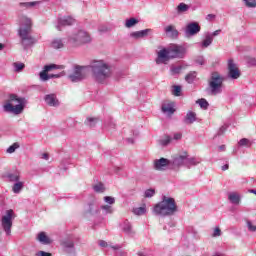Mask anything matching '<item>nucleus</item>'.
<instances>
[{"label":"nucleus","mask_w":256,"mask_h":256,"mask_svg":"<svg viewBox=\"0 0 256 256\" xmlns=\"http://www.w3.org/2000/svg\"><path fill=\"white\" fill-rule=\"evenodd\" d=\"M88 67L96 83H107L113 75V67L105 60H93Z\"/></svg>","instance_id":"1"},{"label":"nucleus","mask_w":256,"mask_h":256,"mask_svg":"<svg viewBox=\"0 0 256 256\" xmlns=\"http://www.w3.org/2000/svg\"><path fill=\"white\" fill-rule=\"evenodd\" d=\"M19 26L18 35L21 39V44L23 45L24 49L31 47V45H35L37 40L31 36L33 20H31V18H29L27 15H21L19 16Z\"/></svg>","instance_id":"2"},{"label":"nucleus","mask_w":256,"mask_h":256,"mask_svg":"<svg viewBox=\"0 0 256 256\" xmlns=\"http://www.w3.org/2000/svg\"><path fill=\"white\" fill-rule=\"evenodd\" d=\"M153 213L160 217L175 215V213H177V203H175V199L163 196L161 202L154 206Z\"/></svg>","instance_id":"3"},{"label":"nucleus","mask_w":256,"mask_h":256,"mask_svg":"<svg viewBox=\"0 0 256 256\" xmlns=\"http://www.w3.org/2000/svg\"><path fill=\"white\" fill-rule=\"evenodd\" d=\"M223 83H225V76L219 72H212L208 80V94L213 96L221 95L223 93Z\"/></svg>","instance_id":"4"},{"label":"nucleus","mask_w":256,"mask_h":256,"mask_svg":"<svg viewBox=\"0 0 256 256\" xmlns=\"http://www.w3.org/2000/svg\"><path fill=\"white\" fill-rule=\"evenodd\" d=\"M25 109V98H19L15 94H11L7 103L4 105L6 113H13L14 115H21Z\"/></svg>","instance_id":"5"},{"label":"nucleus","mask_w":256,"mask_h":256,"mask_svg":"<svg viewBox=\"0 0 256 256\" xmlns=\"http://www.w3.org/2000/svg\"><path fill=\"white\" fill-rule=\"evenodd\" d=\"M70 43L73 45H83L85 43H91V35L85 30H80L72 34L69 38Z\"/></svg>","instance_id":"6"},{"label":"nucleus","mask_w":256,"mask_h":256,"mask_svg":"<svg viewBox=\"0 0 256 256\" xmlns=\"http://www.w3.org/2000/svg\"><path fill=\"white\" fill-rule=\"evenodd\" d=\"M87 66H75L73 72L68 76V79L72 83H79V81H83L85 77H87Z\"/></svg>","instance_id":"7"},{"label":"nucleus","mask_w":256,"mask_h":256,"mask_svg":"<svg viewBox=\"0 0 256 256\" xmlns=\"http://www.w3.org/2000/svg\"><path fill=\"white\" fill-rule=\"evenodd\" d=\"M1 226L6 235H11V227H13V210H7L6 215L2 216Z\"/></svg>","instance_id":"8"},{"label":"nucleus","mask_w":256,"mask_h":256,"mask_svg":"<svg viewBox=\"0 0 256 256\" xmlns=\"http://www.w3.org/2000/svg\"><path fill=\"white\" fill-rule=\"evenodd\" d=\"M187 157L189 154L187 152H183L182 154L177 155L172 160H170L171 169H179V167H186L187 165Z\"/></svg>","instance_id":"9"},{"label":"nucleus","mask_w":256,"mask_h":256,"mask_svg":"<svg viewBox=\"0 0 256 256\" xmlns=\"http://www.w3.org/2000/svg\"><path fill=\"white\" fill-rule=\"evenodd\" d=\"M168 50L170 51L171 59H183L187 53L185 47L179 45H172L168 48Z\"/></svg>","instance_id":"10"},{"label":"nucleus","mask_w":256,"mask_h":256,"mask_svg":"<svg viewBox=\"0 0 256 256\" xmlns=\"http://www.w3.org/2000/svg\"><path fill=\"white\" fill-rule=\"evenodd\" d=\"M201 31V26L197 22L188 23L184 29L185 37H195Z\"/></svg>","instance_id":"11"},{"label":"nucleus","mask_w":256,"mask_h":256,"mask_svg":"<svg viewBox=\"0 0 256 256\" xmlns=\"http://www.w3.org/2000/svg\"><path fill=\"white\" fill-rule=\"evenodd\" d=\"M154 169L156 171H167V169H171V160L167 158L154 160Z\"/></svg>","instance_id":"12"},{"label":"nucleus","mask_w":256,"mask_h":256,"mask_svg":"<svg viewBox=\"0 0 256 256\" xmlns=\"http://www.w3.org/2000/svg\"><path fill=\"white\" fill-rule=\"evenodd\" d=\"M55 69H65V66L57 64L45 65L43 71L39 73L40 81H47V79L49 78L47 74L49 73V71H53Z\"/></svg>","instance_id":"13"},{"label":"nucleus","mask_w":256,"mask_h":256,"mask_svg":"<svg viewBox=\"0 0 256 256\" xmlns=\"http://www.w3.org/2000/svg\"><path fill=\"white\" fill-rule=\"evenodd\" d=\"M228 77L234 80L241 77V72L239 71L237 64H235V62H233L231 59L228 60Z\"/></svg>","instance_id":"14"},{"label":"nucleus","mask_w":256,"mask_h":256,"mask_svg":"<svg viewBox=\"0 0 256 256\" xmlns=\"http://www.w3.org/2000/svg\"><path fill=\"white\" fill-rule=\"evenodd\" d=\"M171 59V53L169 48H164L158 52V56L156 58L157 65H161V63H167Z\"/></svg>","instance_id":"15"},{"label":"nucleus","mask_w":256,"mask_h":256,"mask_svg":"<svg viewBox=\"0 0 256 256\" xmlns=\"http://www.w3.org/2000/svg\"><path fill=\"white\" fill-rule=\"evenodd\" d=\"M44 101L49 107H59V105L61 104L59 102V98H57V94L54 93L45 95Z\"/></svg>","instance_id":"16"},{"label":"nucleus","mask_w":256,"mask_h":256,"mask_svg":"<svg viewBox=\"0 0 256 256\" xmlns=\"http://www.w3.org/2000/svg\"><path fill=\"white\" fill-rule=\"evenodd\" d=\"M74 23H75V19H73L71 16H64L58 19V25L56 26V29H58V31H61L62 27H69Z\"/></svg>","instance_id":"17"},{"label":"nucleus","mask_w":256,"mask_h":256,"mask_svg":"<svg viewBox=\"0 0 256 256\" xmlns=\"http://www.w3.org/2000/svg\"><path fill=\"white\" fill-rule=\"evenodd\" d=\"M164 33L169 39H177L179 37V30L173 24L164 27Z\"/></svg>","instance_id":"18"},{"label":"nucleus","mask_w":256,"mask_h":256,"mask_svg":"<svg viewBox=\"0 0 256 256\" xmlns=\"http://www.w3.org/2000/svg\"><path fill=\"white\" fill-rule=\"evenodd\" d=\"M121 229L123 233H125L126 235H129V237H133V235H135V231H133V226L129 223L128 220H125L121 224Z\"/></svg>","instance_id":"19"},{"label":"nucleus","mask_w":256,"mask_h":256,"mask_svg":"<svg viewBox=\"0 0 256 256\" xmlns=\"http://www.w3.org/2000/svg\"><path fill=\"white\" fill-rule=\"evenodd\" d=\"M241 198V194L237 192H231L228 194V200L230 201V203H232V205H240Z\"/></svg>","instance_id":"20"},{"label":"nucleus","mask_w":256,"mask_h":256,"mask_svg":"<svg viewBox=\"0 0 256 256\" xmlns=\"http://www.w3.org/2000/svg\"><path fill=\"white\" fill-rule=\"evenodd\" d=\"M36 239L42 245H51V238L45 232L38 233Z\"/></svg>","instance_id":"21"},{"label":"nucleus","mask_w":256,"mask_h":256,"mask_svg":"<svg viewBox=\"0 0 256 256\" xmlns=\"http://www.w3.org/2000/svg\"><path fill=\"white\" fill-rule=\"evenodd\" d=\"M149 33H151V29H145L141 31L132 32L130 34V37H132L133 39H143V37H147Z\"/></svg>","instance_id":"22"},{"label":"nucleus","mask_w":256,"mask_h":256,"mask_svg":"<svg viewBox=\"0 0 256 256\" xmlns=\"http://www.w3.org/2000/svg\"><path fill=\"white\" fill-rule=\"evenodd\" d=\"M195 121H197V114L189 111L185 116L184 123H186V125H192V123H195Z\"/></svg>","instance_id":"23"},{"label":"nucleus","mask_w":256,"mask_h":256,"mask_svg":"<svg viewBox=\"0 0 256 256\" xmlns=\"http://www.w3.org/2000/svg\"><path fill=\"white\" fill-rule=\"evenodd\" d=\"M41 2L39 1H34V2H20L19 7L21 9H33L35 7H39Z\"/></svg>","instance_id":"24"},{"label":"nucleus","mask_w":256,"mask_h":256,"mask_svg":"<svg viewBox=\"0 0 256 256\" xmlns=\"http://www.w3.org/2000/svg\"><path fill=\"white\" fill-rule=\"evenodd\" d=\"M87 213L90 215H99V213H101V208L95 203H90L88 205Z\"/></svg>","instance_id":"25"},{"label":"nucleus","mask_w":256,"mask_h":256,"mask_svg":"<svg viewBox=\"0 0 256 256\" xmlns=\"http://www.w3.org/2000/svg\"><path fill=\"white\" fill-rule=\"evenodd\" d=\"M6 177L8 181H10V183H17L19 182V179H21V174L16 171V172L8 173Z\"/></svg>","instance_id":"26"},{"label":"nucleus","mask_w":256,"mask_h":256,"mask_svg":"<svg viewBox=\"0 0 256 256\" xmlns=\"http://www.w3.org/2000/svg\"><path fill=\"white\" fill-rule=\"evenodd\" d=\"M162 112L165 113V115H173L175 113V108H173V104L168 103V104H163L162 105Z\"/></svg>","instance_id":"27"},{"label":"nucleus","mask_w":256,"mask_h":256,"mask_svg":"<svg viewBox=\"0 0 256 256\" xmlns=\"http://www.w3.org/2000/svg\"><path fill=\"white\" fill-rule=\"evenodd\" d=\"M199 163H201V160L199 158L196 157H186V167L188 169H191V167L195 166V165H199Z\"/></svg>","instance_id":"28"},{"label":"nucleus","mask_w":256,"mask_h":256,"mask_svg":"<svg viewBox=\"0 0 256 256\" xmlns=\"http://www.w3.org/2000/svg\"><path fill=\"white\" fill-rule=\"evenodd\" d=\"M23 187H25V182H21L18 180V182L14 183L12 186L13 193L19 194L21 191H23Z\"/></svg>","instance_id":"29"},{"label":"nucleus","mask_w":256,"mask_h":256,"mask_svg":"<svg viewBox=\"0 0 256 256\" xmlns=\"http://www.w3.org/2000/svg\"><path fill=\"white\" fill-rule=\"evenodd\" d=\"M62 247L67 251V253H71L73 251V247H75V244L71 240H66L62 242Z\"/></svg>","instance_id":"30"},{"label":"nucleus","mask_w":256,"mask_h":256,"mask_svg":"<svg viewBox=\"0 0 256 256\" xmlns=\"http://www.w3.org/2000/svg\"><path fill=\"white\" fill-rule=\"evenodd\" d=\"M101 211H103L104 215H112V213L115 212V209H113V206L111 205H101L100 206Z\"/></svg>","instance_id":"31"},{"label":"nucleus","mask_w":256,"mask_h":256,"mask_svg":"<svg viewBox=\"0 0 256 256\" xmlns=\"http://www.w3.org/2000/svg\"><path fill=\"white\" fill-rule=\"evenodd\" d=\"M137 23H139V20L136 19V18H130V19H127L125 21V27L126 29H131V27H135V25H137Z\"/></svg>","instance_id":"32"},{"label":"nucleus","mask_w":256,"mask_h":256,"mask_svg":"<svg viewBox=\"0 0 256 256\" xmlns=\"http://www.w3.org/2000/svg\"><path fill=\"white\" fill-rule=\"evenodd\" d=\"M211 43H213V36L211 34H206L205 39L202 42V47H209V45H211Z\"/></svg>","instance_id":"33"},{"label":"nucleus","mask_w":256,"mask_h":256,"mask_svg":"<svg viewBox=\"0 0 256 256\" xmlns=\"http://www.w3.org/2000/svg\"><path fill=\"white\" fill-rule=\"evenodd\" d=\"M239 147H251L253 145V142L247 138H242L238 142Z\"/></svg>","instance_id":"34"},{"label":"nucleus","mask_w":256,"mask_h":256,"mask_svg":"<svg viewBox=\"0 0 256 256\" xmlns=\"http://www.w3.org/2000/svg\"><path fill=\"white\" fill-rule=\"evenodd\" d=\"M53 49H63V40L61 39H54L51 43Z\"/></svg>","instance_id":"35"},{"label":"nucleus","mask_w":256,"mask_h":256,"mask_svg":"<svg viewBox=\"0 0 256 256\" xmlns=\"http://www.w3.org/2000/svg\"><path fill=\"white\" fill-rule=\"evenodd\" d=\"M133 213L134 215H138V216L145 215V213H147V208L145 207V205L142 207L134 208Z\"/></svg>","instance_id":"36"},{"label":"nucleus","mask_w":256,"mask_h":256,"mask_svg":"<svg viewBox=\"0 0 256 256\" xmlns=\"http://www.w3.org/2000/svg\"><path fill=\"white\" fill-rule=\"evenodd\" d=\"M177 13H185L189 11V5L185 3H180L176 8Z\"/></svg>","instance_id":"37"},{"label":"nucleus","mask_w":256,"mask_h":256,"mask_svg":"<svg viewBox=\"0 0 256 256\" xmlns=\"http://www.w3.org/2000/svg\"><path fill=\"white\" fill-rule=\"evenodd\" d=\"M13 67H14V71H15L16 73H21V71H22L23 69H25V64H24V63H21V62H15V63L13 64Z\"/></svg>","instance_id":"38"},{"label":"nucleus","mask_w":256,"mask_h":256,"mask_svg":"<svg viewBox=\"0 0 256 256\" xmlns=\"http://www.w3.org/2000/svg\"><path fill=\"white\" fill-rule=\"evenodd\" d=\"M95 193H105V185L103 183H98L93 186Z\"/></svg>","instance_id":"39"},{"label":"nucleus","mask_w":256,"mask_h":256,"mask_svg":"<svg viewBox=\"0 0 256 256\" xmlns=\"http://www.w3.org/2000/svg\"><path fill=\"white\" fill-rule=\"evenodd\" d=\"M196 78L197 72H190L186 75L185 80L187 81V83H193V81H195Z\"/></svg>","instance_id":"40"},{"label":"nucleus","mask_w":256,"mask_h":256,"mask_svg":"<svg viewBox=\"0 0 256 256\" xmlns=\"http://www.w3.org/2000/svg\"><path fill=\"white\" fill-rule=\"evenodd\" d=\"M172 141L173 138H171V136H165L160 140V145H162V147H167V145H169V143H171Z\"/></svg>","instance_id":"41"},{"label":"nucleus","mask_w":256,"mask_h":256,"mask_svg":"<svg viewBox=\"0 0 256 256\" xmlns=\"http://www.w3.org/2000/svg\"><path fill=\"white\" fill-rule=\"evenodd\" d=\"M245 61L248 65V67H256V58L255 57L247 56L245 58Z\"/></svg>","instance_id":"42"},{"label":"nucleus","mask_w":256,"mask_h":256,"mask_svg":"<svg viewBox=\"0 0 256 256\" xmlns=\"http://www.w3.org/2000/svg\"><path fill=\"white\" fill-rule=\"evenodd\" d=\"M198 105L201 107V109H208L209 108V102L205 98H201L197 101Z\"/></svg>","instance_id":"43"},{"label":"nucleus","mask_w":256,"mask_h":256,"mask_svg":"<svg viewBox=\"0 0 256 256\" xmlns=\"http://www.w3.org/2000/svg\"><path fill=\"white\" fill-rule=\"evenodd\" d=\"M17 149H19V143L15 142L13 145L7 148L6 153H9V154L15 153Z\"/></svg>","instance_id":"44"},{"label":"nucleus","mask_w":256,"mask_h":256,"mask_svg":"<svg viewBox=\"0 0 256 256\" xmlns=\"http://www.w3.org/2000/svg\"><path fill=\"white\" fill-rule=\"evenodd\" d=\"M47 81H49V79H59L60 77H65V72H60L59 74H47Z\"/></svg>","instance_id":"45"},{"label":"nucleus","mask_w":256,"mask_h":256,"mask_svg":"<svg viewBox=\"0 0 256 256\" xmlns=\"http://www.w3.org/2000/svg\"><path fill=\"white\" fill-rule=\"evenodd\" d=\"M172 94L175 95V97H181V86H173Z\"/></svg>","instance_id":"46"},{"label":"nucleus","mask_w":256,"mask_h":256,"mask_svg":"<svg viewBox=\"0 0 256 256\" xmlns=\"http://www.w3.org/2000/svg\"><path fill=\"white\" fill-rule=\"evenodd\" d=\"M104 202H106V205H115V197L113 196H105L104 197Z\"/></svg>","instance_id":"47"},{"label":"nucleus","mask_w":256,"mask_h":256,"mask_svg":"<svg viewBox=\"0 0 256 256\" xmlns=\"http://www.w3.org/2000/svg\"><path fill=\"white\" fill-rule=\"evenodd\" d=\"M246 7H249L250 9H255L256 7V0H243Z\"/></svg>","instance_id":"48"},{"label":"nucleus","mask_w":256,"mask_h":256,"mask_svg":"<svg viewBox=\"0 0 256 256\" xmlns=\"http://www.w3.org/2000/svg\"><path fill=\"white\" fill-rule=\"evenodd\" d=\"M183 71V66H173L171 68L172 75H179Z\"/></svg>","instance_id":"49"},{"label":"nucleus","mask_w":256,"mask_h":256,"mask_svg":"<svg viewBox=\"0 0 256 256\" xmlns=\"http://www.w3.org/2000/svg\"><path fill=\"white\" fill-rule=\"evenodd\" d=\"M155 195V189H147L144 192V197H146L147 199L153 197Z\"/></svg>","instance_id":"50"},{"label":"nucleus","mask_w":256,"mask_h":256,"mask_svg":"<svg viewBox=\"0 0 256 256\" xmlns=\"http://www.w3.org/2000/svg\"><path fill=\"white\" fill-rule=\"evenodd\" d=\"M183 139V133L176 132L173 134L172 141H181Z\"/></svg>","instance_id":"51"},{"label":"nucleus","mask_w":256,"mask_h":256,"mask_svg":"<svg viewBox=\"0 0 256 256\" xmlns=\"http://www.w3.org/2000/svg\"><path fill=\"white\" fill-rule=\"evenodd\" d=\"M246 225H247L248 231H251L252 233H255V231H256V226L253 225V222H251V221L248 220V221L246 222Z\"/></svg>","instance_id":"52"},{"label":"nucleus","mask_w":256,"mask_h":256,"mask_svg":"<svg viewBox=\"0 0 256 256\" xmlns=\"http://www.w3.org/2000/svg\"><path fill=\"white\" fill-rule=\"evenodd\" d=\"M96 123H97V120L95 118H88L86 120V125H88V127H95Z\"/></svg>","instance_id":"53"},{"label":"nucleus","mask_w":256,"mask_h":256,"mask_svg":"<svg viewBox=\"0 0 256 256\" xmlns=\"http://www.w3.org/2000/svg\"><path fill=\"white\" fill-rule=\"evenodd\" d=\"M221 234H222L221 228L215 227L212 233V237H221Z\"/></svg>","instance_id":"54"},{"label":"nucleus","mask_w":256,"mask_h":256,"mask_svg":"<svg viewBox=\"0 0 256 256\" xmlns=\"http://www.w3.org/2000/svg\"><path fill=\"white\" fill-rule=\"evenodd\" d=\"M197 65H205V58L203 56H198L196 58Z\"/></svg>","instance_id":"55"},{"label":"nucleus","mask_w":256,"mask_h":256,"mask_svg":"<svg viewBox=\"0 0 256 256\" xmlns=\"http://www.w3.org/2000/svg\"><path fill=\"white\" fill-rule=\"evenodd\" d=\"M35 256H53V255L49 252L40 250V251L36 252Z\"/></svg>","instance_id":"56"},{"label":"nucleus","mask_w":256,"mask_h":256,"mask_svg":"<svg viewBox=\"0 0 256 256\" xmlns=\"http://www.w3.org/2000/svg\"><path fill=\"white\" fill-rule=\"evenodd\" d=\"M98 31H99L100 33H107V31H109V28H108L107 26H100V27L98 28Z\"/></svg>","instance_id":"57"},{"label":"nucleus","mask_w":256,"mask_h":256,"mask_svg":"<svg viewBox=\"0 0 256 256\" xmlns=\"http://www.w3.org/2000/svg\"><path fill=\"white\" fill-rule=\"evenodd\" d=\"M99 246L100 247H109V244L104 240H100L99 241Z\"/></svg>","instance_id":"58"},{"label":"nucleus","mask_w":256,"mask_h":256,"mask_svg":"<svg viewBox=\"0 0 256 256\" xmlns=\"http://www.w3.org/2000/svg\"><path fill=\"white\" fill-rule=\"evenodd\" d=\"M225 131H227V127L222 126L219 131H218V135H223V133H225Z\"/></svg>","instance_id":"59"},{"label":"nucleus","mask_w":256,"mask_h":256,"mask_svg":"<svg viewBox=\"0 0 256 256\" xmlns=\"http://www.w3.org/2000/svg\"><path fill=\"white\" fill-rule=\"evenodd\" d=\"M219 33H221V30H216L214 31L212 34H210L213 37H217V35H219Z\"/></svg>","instance_id":"60"},{"label":"nucleus","mask_w":256,"mask_h":256,"mask_svg":"<svg viewBox=\"0 0 256 256\" xmlns=\"http://www.w3.org/2000/svg\"><path fill=\"white\" fill-rule=\"evenodd\" d=\"M42 158L45 159V161H49V154L48 153H43Z\"/></svg>","instance_id":"61"},{"label":"nucleus","mask_w":256,"mask_h":256,"mask_svg":"<svg viewBox=\"0 0 256 256\" xmlns=\"http://www.w3.org/2000/svg\"><path fill=\"white\" fill-rule=\"evenodd\" d=\"M111 249H114V251H119L121 249L120 245L111 246Z\"/></svg>","instance_id":"62"},{"label":"nucleus","mask_w":256,"mask_h":256,"mask_svg":"<svg viewBox=\"0 0 256 256\" xmlns=\"http://www.w3.org/2000/svg\"><path fill=\"white\" fill-rule=\"evenodd\" d=\"M229 169V164H225L222 166V171H227Z\"/></svg>","instance_id":"63"},{"label":"nucleus","mask_w":256,"mask_h":256,"mask_svg":"<svg viewBox=\"0 0 256 256\" xmlns=\"http://www.w3.org/2000/svg\"><path fill=\"white\" fill-rule=\"evenodd\" d=\"M207 19L210 20V19H215V15L213 14H208L207 15Z\"/></svg>","instance_id":"64"}]
</instances>
